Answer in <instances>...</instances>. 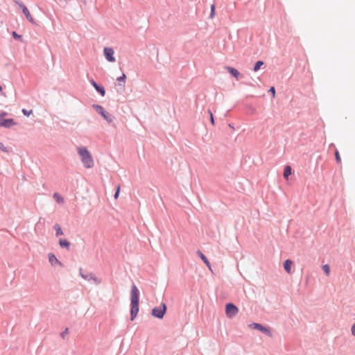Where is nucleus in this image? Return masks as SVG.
<instances>
[{"label":"nucleus","instance_id":"obj_8","mask_svg":"<svg viewBox=\"0 0 355 355\" xmlns=\"http://www.w3.org/2000/svg\"><path fill=\"white\" fill-rule=\"evenodd\" d=\"M15 124L16 123L12 119H1L0 120V127L10 128Z\"/></svg>","mask_w":355,"mask_h":355},{"label":"nucleus","instance_id":"obj_30","mask_svg":"<svg viewBox=\"0 0 355 355\" xmlns=\"http://www.w3.org/2000/svg\"><path fill=\"white\" fill-rule=\"evenodd\" d=\"M0 150H1L2 151H4V152H6L7 150H6V148L4 146V145L0 142Z\"/></svg>","mask_w":355,"mask_h":355},{"label":"nucleus","instance_id":"obj_6","mask_svg":"<svg viewBox=\"0 0 355 355\" xmlns=\"http://www.w3.org/2000/svg\"><path fill=\"white\" fill-rule=\"evenodd\" d=\"M19 8L21 9V11L22 12L24 13V15L26 16V19L33 24H35V21L33 19V17H32L30 11L28 10V9L27 8V7L23 4V3H19Z\"/></svg>","mask_w":355,"mask_h":355},{"label":"nucleus","instance_id":"obj_13","mask_svg":"<svg viewBox=\"0 0 355 355\" xmlns=\"http://www.w3.org/2000/svg\"><path fill=\"white\" fill-rule=\"evenodd\" d=\"M49 261L52 266L55 264L61 265V263L58 261V259L53 254L50 253L49 254Z\"/></svg>","mask_w":355,"mask_h":355},{"label":"nucleus","instance_id":"obj_9","mask_svg":"<svg viewBox=\"0 0 355 355\" xmlns=\"http://www.w3.org/2000/svg\"><path fill=\"white\" fill-rule=\"evenodd\" d=\"M250 326L252 327L254 329H258V330L261 331V332H263L264 334H268L269 336H271L270 329L263 327L260 324L253 323Z\"/></svg>","mask_w":355,"mask_h":355},{"label":"nucleus","instance_id":"obj_32","mask_svg":"<svg viewBox=\"0 0 355 355\" xmlns=\"http://www.w3.org/2000/svg\"><path fill=\"white\" fill-rule=\"evenodd\" d=\"M351 331L352 335L355 336V324L352 325Z\"/></svg>","mask_w":355,"mask_h":355},{"label":"nucleus","instance_id":"obj_4","mask_svg":"<svg viewBox=\"0 0 355 355\" xmlns=\"http://www.w3.org/2000/svg\"><path fill=\"white\" fill-rule=\"evenodd\" d=\"M239 312L238 308L232 303H228L225 306V313L228 318L234 317Z\"/></svg>","mask_w":355,"mask_h":355},{"label":"nucleus","instance_id":"obj_17","mask_svg":"<svg viewBox=\"0 0 355 355\" xmlns=\"http://www.w3.org/2000/svg\"><path fill=\"white\" fill-rule=\"evenodd\" d=\"M53 198L58 204L64 202V198L58 193H54Z\"/></svg>","mask_w":355,"mask_h":355},{"label":"nucleus","instance_id":"obj_33","mask_svg":"<svg viewBox=\"0 0 355 355\" xmlns=\"http://www.w3.org/2000/svg\"><path fill=\"white\" fill-rule=\"evenodd\" d=\"M7 115V113L6 112H2L1 114H0V119H3V116Z\"/></svg>","mask_w":355,"mask_h":355},{"label":"nucleus","instance_id":"obj_26","mask_svg":"<svg viewBox=\"0 0 355 355\" xmlns=\"http://www.w3.org/2000/svg\"><path fill=\"white\" fill-rule=\"evenodd\" d=\"M119 192H120V186L119 185L117 187V189H116V193L114 194V198L115 199H117L118 197H119Z\"/></svg>","mask_w":355,"mask_h":355},{"label":"nucleus","instance_id":"obj_18","mask_svg":"<svg viewBox=\"0 0 355 355\" xmlns=\"http://www.w3.org/2000/svg\"><path fill=\"white\" fill-rule=\"evenodd\" d=\"M59 244L62 248H69L70 246V243L66 239H60Z\"/></svg>","mask_w":355,"mask_h":355},{"label":"nucleus","instance_id":"obj_34","mask_svg":"<svg viewBox=\"0 0 355 355\" xmlns=\"http://www.w3.org/2000/svg\"><path fill=\"white\" fill-rule=\"evenodd\" d=\"M2 90V87L0 86V92Z\"/></svg>","mask_w":355,"mask_h":355},{"label":"nucleus","instance_id":"obj_22","mask_svg":"<svg viewBox=\"0 0 355 355\" xmlns=\"http://www.w3.org/2000/svg\"><path fill=\"white\" fill-rule=\"evenodd\" d=\"M214 16H215V6H214V4H212L211 6L210 18H214Z\"/></svg>","mask_w":355,"mask_h":355},{"label":"nucleus","instance_id":"obj_27","mask_svg":"<svg viewBox=\"0 0 355 355\" xmlns=\"http://www.w3.org/2000/svg\"><path fill=\"white\" fill-rule=\"evenodd\" d=\"M209 114L210 116L211 123L214 125V120L213 114H212L211 111L209 110Z\"/></svg>","mask_w":355,"mask_h":355},{"label":"nucleus","instance_id":"obj_7","mask_svg":"<svg viewBox=\"0 0 355 355\" xmlns=\"http://www.w3.org/2000/svg\"><path fill=\"white\" fill-rule=\"evenodd\" d=\"M103 53L107 61L113 62L115 61V58L114 57V50L110 47H105L103 50Z\"/></svg>","mask_w":355,"mask_h":355},{"label":"nucleus","instance_id":"obj_29","mask_svg":"<svg viewBox=\"0 0 355 355\" xmlns=\"http://www.w3.org/2000/svg\"><path fill=\"white\" fill-rule=\"evenodd\" d=\"M269 92L272 93V97L275 96V89L273 87H270Z\"/></svg>","mask_w":355,"mask_h":355},{"label":"nucleus","instance_id":"obj_23","mask_svg":"<svg viewBox=\"0 0 355 355\" xmlns=\"http://www.w3.org/2000/svg\"><path fill=\"white\" fill-rule=\"evenodd\" d=\"M335 156H336V162H337L338 163H340V162H341V158H340V155H339L338 151H337V150L336 151V153H335Z\"/></svg>","mask_w":355,"mask_h":355},{"label":"nucleus","instance_id":"obj_31","mask_svg":"<svg viewBox=\"0 0 355 355\" xmlns=\"http://www.w3.org/2000/svg\"><path fill=\"white\" fill-rule=\"evenodd\" d=\"M68 333H69V330H68V329L67 328V329H65V330H64V331L61 334V336H62V338H64V336H65L67 334H68Z\"/></svg>","mask_w":355,"mask_h":355},{"label":"nucleus","instance_id":"obj_2","mask_svg":"<svg viewBox=\"0 0 355 355\" xmlns=\"http://www.w3.org/2000/svg\"><path fill=\"white\" fill-rule=\"evenodd\" d=\"M166 312V306L164 303H162V304L158 307H155L152 310V315L155 318L162 319L164 316Z\"/></svg>","mask_w":355,"mask_h":355},{"label":"nucleus","instance_id":"obj_20","mask_svg":"<svg viewBox=\"0 0 355 355\" xmlns=\"http://www.w3.org/2000/svg\"><path fill=\"white\" fill-rule=\"evenodd\" d=\"M263 64L264 63L263 61H257L254 64V71H257L258 70H259L260 68L263 65Z\"/></svg>","mask_w":355,"mask_h":355},{"label":"nucleus","instance_id":"obj_1","mask_svg":"<svg viewBox=\"0 0 355 355\" xmlns=\"http://www.w3.org/2000/svg\"><path fill=\"white\" fill-rule=\"evenodd\" d=\"M77 150L84 166L87 168H92L94 162L89 150L85 147H78Z\"/></svg>","mask_w":355,"mask_h":355},{"label":"nucleus","instance_id":"obj_19","mask_svg":"<svg viewBox=\"0 0 355 355\" xmlns=\"http://www.w3.org/2000/svg\"><path fill=\"white\" fill-rule=\"evenodd\" d=\"M54 230H55L56 236H60L63 234V232L60 225L55 224L54 226Z\"/></svg>","mask_w":355,"mask_h":355},{"label":"nucleus","instance_id":"obj_10","mask_svg":"<svg viewBox=\"0 0 355 355\" xmlns=\"http://www.w3.org/2000/svg\"><path fill=\"white\" fill-rule=\"evenodd\" d=\"M92 85L96 89L97 92H98L102 96L105 95V90L101 86H99L94 80L91 81Z\"/></svg>","mask_w":355,"mask_h":355},{"label":"nucleus","instance_id":"obj_28","mask_svg":"<svg viewBox=\"0 0 355 355\" xmlns=\"http://www.w3.org/2000/svg\"><path fill=\"white\" fill-rule=\"evenodd\" d=\"M12 36L15 39H20L21 38V35H18L16 32H12Z\"/></svg>","mask_w":355,"mask_h":355},{"label":"nucleus","instance_id":"obj_25","mask_svg":"<svg viewBox=\"0 0 355 355\" xmlns=\"http://www.w3.org/2000/svg\"><path fill=\"white\" fill-rule=\"evenodd\" d=\"M125 78H126L125 74L123 73L121 76H120L117 78V80L119 82L122 81V82L125 83Z\"/></svg>","mask_w":355,"mask_h":355},{"label":"nucleus","instance_id":"obj_5","mask_svg":"<svg viewBox=\"0 0 355 355\" xmlns=\"http://www.w3.org/2000/svg\"><path fill=\"white\" fill-rule=\"evenodd\" d=\"M131 304L139 305V293L135 285H133L131 288Z\"/></svg>","mask_w":355,"mask_h":355},{"label":"nucleus","instance_id":"obj_14","mask_svg":"<svg viewBox=\"0 0 355 355\" xmlns=\"http://www.w3.org/2000/svg\"><path fill=\"white\" fill-rule=\"evenodd\" d=\"M292 265H293V262H292V261H291L289 259H287L284 261V268L288 273H291Z\"/></svg>","mask_w":355,"mask_h":355},{"label":"nucleus","instance_id":"obj_3","mask_svg":"<svg viewBox=\"0 0 355 355\" xmlns=\"http://www.w3.org/2000/svg\"><path fill=\"white\" fill-rule=\"evenodd\" d=\"M93 107L96 110V111L103 117L105 120H106L109 123L112 122V115L107 112L102 106L99 105H94Z\"/></svg>","mask_w":355,"mask_h":355},{"label":"nucleus","instance_id":"obj_15","mask_svg":"<svg viewBox=\"0 0 355 355\" xmlns=\"http://www.w3.org/2000/svg\"><path fill=\"white\" fill-rule=\"evenodd\" d=\"M197 253L199 255V257L201 258V259L204 261V263L207 266V267L209 269H211L210 263H209V261L207 260V259L206 258V257L200 251H198Z\"/></svg>","mask_w":355,"mask_h":355},{"label":"nucleus","instance_id":"obj_16","mask_svg":"<svg viewBox=\"0 0 355 355\" xmlns=\"http://www.w3.org/2000/svg\"><path fill=\"white\" fill-rule=\"evenodd\" d=\"M291 167L290 166H286L284 171V177L286 179H288V177L291 175Z\"/></svg>","mask_w":355,"mask_h":355},{"label":"nucleus","instance_id":"obj_24","mask_svg":"<svg viewBox=\"0 0 355 355\" xmlns=\"http://www.w3.org/2000/svg\"><path fill=\"white\" fill-rule=\"evenodd\" d=\"M22 112H23V114H24V115H26V116H29L32 114L33 111H32V110H29V111H28V110H26V109H23V110H22Z\"/></svg>","mask_w":355,"mask_h":355},{"label":"nucleus","instance_id":"obj_11","mask_svg":"<svg viewBox=\"0 0 355 355\" xmlns=\"http://www.w3.org/2000/svg\"><path fill=\"white\" fill-rule=\"evenodd\" d=\"M139 312V305L131 304V320H133Z\"/></svg>","mask_w":355,"mask_h":355},{"label":"nucleus","instance_id":"obj_21","mask_svg":"<svg viewBox=\"0 0 355 355\" xmlns=\"http://www.w3.org/2000/svg\"><path fill=\"white\" fill-rule=\"evenodd\" d=\"M322 269L327 276L330 274V267L329 265L325 264L322 266Z\"/></svg>","mask_w":355,"mask_h":355},{"label":"nucleus","instance_id":"obj_12","mask_svg":"<svg viewBox=\"0 0 355 355\" xmlns=\"http://www.w3.org/2000/svg\"><path fill=\"white\" fill-rule=\"evenodd\" d=\"M225 69L227 70V71L232 75L234 77H235L236 79H239L240 76V73L239 71L233 67H226Z\"/></svg>","mask_w":355,"mask_h":355}]
</instances>
